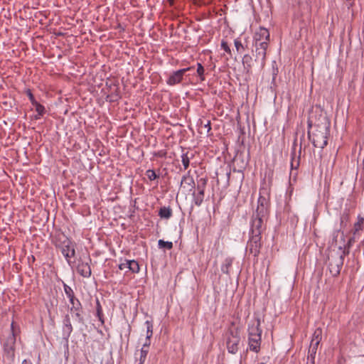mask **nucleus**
<instances>
[{
  "instance_id": "nucleus-33",
  "label": "nucleus",
  "mask_w": 364,
  "mask_h": 364,
  "mask_svg": "<svg viewBox=\"0 0 364 364\" xmlns=\"http://www.w3.org/2000/svg\"><path fill=\"white\" fill-rule=\"evenodd\" d=\"M204 73H205V69H204L203 66L202 65L201 63H198L197 64V73L201 80H204V79H205L204 78Z\"/></svg>"
},
{
  "instance_id": "nucleus-19",
  "label": "nucleus",
  "mask_w": 364,
  "mask_h": 364,
  "mask_svg": "<svg viewBox=\"0 0 364 364\" xmlns=\"http://www.w3.org/2000/svg\"><path fill=\"white\" fill-rule=\"evenodd\" d=\"M233 262V258L232 257H227L224 260L222 266H221V271L226 274H230V269L232 267Z\"/></svg>"
},
{
  "instance_id": "nucleus-10",
  "label": "nucleus",
  "mask_w": 364,
  "mask_h": 364,
  "mask_svg": "<svg viewBox=\"0 0 364 364\" xmlns=\"http://www.w3.org/2000/svg\"><path fill=\"white\" fill-rule=\"evenodd\" d=\"M269 45L267 43H255V61H259L261 67L263 68L265 65L267 50Z\"/></svg>"
},
{
  "instance_id": "nucleus-7",
  "label": "nucleus",
  "mask_w": 364,
  "mask_h": 364,
  "mask_svg": "<svg viewBox=\"0 0 364 364\" xmlns=\"http://www.w3.org/2000/svg\"><path fill=\"white\" fill-rule=\"evenodd\" d=\"M261 239V235L250 234V239L247 242L246 250L255 257H257L260 252L262 247Z\"/></svg>"
},
{
  "instance_id": "nucleus-18",
  "label": "nucleus",
  "mask_w": 364,
  "mask_h": 364,
  "mask_svg": "<svg viewBox=\"0 0 364 364\" xmlns=\"http://www.w3.org/2000/svg\"><path fill=\"white\" fill-rule=\"evenodd\" d=\"M252 58L249 54H246L242 58V65L244 66L245 70L250 73L251 72L252 68Z\"/></svg>"
},
{
  "instance_id": "nucleus-42",
  "label": "nucleus",
  "mask_w": 364,
  "mask_h": 364,
  "mask_svg": "<svg viewBox=\"0 0 364 364\" xmlns=\"http://www.w3.org/2000/svg\"><path fill=\"white\" fill-rule=\"evenodd\" d=\"M340 232H341L340 230H335L333 233V242L335 244L337 243V237H338Z\"/></svg>"
},
{
  "instance_id": "nucleus-48",
  "label": "nucleus",
  "mask_w": 364,
  "mask_h": 364,
  "mask_svg": "<svg viewBox=\"0 0 364 364\" xmlns=\"http://www.w3.org/2000/svg\"><path fill=\"white\" fill-rule=\"evenodd\" d=\"M106 364H114V363H107Z\"/></svg>"
},
{
  "instance_id": "nucleus-13",
  "label": "nucleus",
  "mask_w": 364,
  "mask_h": 364,
  "mask_svg": "<svg viewBox=\"0 0 364 364\" xmlns=\"http://www.w3.org/2000/svg\"><path fill=\"white\" fill-rule=\"evenodd\" d=\"M269 31L264 28L259 27L258 30L256 31L254 35V41L255 43H267L269 45Z\"/></svg>"
},
{
  "instance_id": "nucleus-1",
  "label": "nucleus",
  "mask_w": 364,
  "mask_h": 364,
  "mask_svg": "<svg viewBox=\"0 0 364 364\" xmlns=\"http://www.w3.org/2000/svg\"><path fill=\"white\" fill-rule=\"evenodd\" d=\"M330 122L326 117H320L317 122L312 124L309 122L310 129L308 131V136L315 147L323 149L328 144V138L330 134Z\"/></svg>"
},
{
  "instance_id": "nucleus-16",
  "label": "nucleus",
  "mask_w": 364,
  "mask_h": 364,
  "mask_svg": "<svg viewBox=\"0 0 364 364\" xmlns=\"http://www.w3.org/2000/svg\"><path fill=\"white\" fill-rule=\"evenodd\" d=\"M304 138V135L303 134L301 138L299 155L296 156H291V170H294V169L296 170L299 166L300 157H301V145H302L301 141Z\"/></svg>"
},
{
  "instance_id": "nucleus-23",
  "label": "nucleus",
  "mask_w": 364,
  "mask_h": 364,
  "mask_svg": "<svg viewBox=\"0 0 364 364\" xmlns=\"http://www.w3.org/2000/svg\"><path fill=\"white\" fill-rule=\"evenodd\" d=\"M319 343H320V342H316V341H314L312 340L311 341V343H310L309 349V356L311 358L312 360L314 359V356L316 353Z\"/></svg>"
},
{
  "instance_id": "nucleus-9",
  "label": "nucleus",
  "mask_w": 364,
  "mask_h": 364,
  "mask_svg": "<svg viewBox=\"0 0 364 364\" xmlns=\"http://www.w3.org/2000/svg\"><path fill=\"white\" fill-rule=\"evenodd\" d=\"M240 337L237 331H230L227 337V348L229 353L235 354L239 350Z\"/></svg>"
},
{
  "instance_id": "nucleus-24",
  "label": "nucleus",
  "mask_w": 364,
  "mask_h": 364,
  "mask_svg": "<svg viewBox=\"0 0 364 364\" xmlns=\"http://www.w3.org/2000/svg\"><path fill=\"white\" fill-rule=\"evenodd\" d=\"M128 269L132 273H138L140 269L139 263L134 259L128 260Z\"/></svg>"
},
{
  "instance_id": "nucleus-43",
  "label": "nucleus",
  "mask_w": 364,
  "mask_h": 364,
  "mask_svg": "<svg viewBox=\"0 0 364 364\" xmlns=\"http://www.w3.org/2000/svg\"><path fill=\"white\" fill-rule=\"evenodd\" d=\"M204 127L207 129V132H209L211 129L210 122L208 121L207 124L204 125Z\"/></svg>"
},
{
  "instance_id": "nucleus-38",
  "label": "nucleus",
  "mask_w": 364,
  "mask_h": 364,
  "mask_svg": "<svg viewBox=\"0 0 364 364\" xmlns=\"http://www.w3.org/2000/svg\"><path fill=\"white\" fill-rule=\"evenodd\" d=\"M70 304H72V306L70 308L77 307L79 305H81L80 302L77 299L75 298V296H73L72 300H70Z\"/></svg>"
},
{
  "instance_id": "nucleus-6",
  "label": "nucleus",
  "mask_w": 364,
  "mask_h": 364,
  "mask_svg": "<svg viewBox=\"0 0 364 364\" xmlns=\"http://www.w3.org/2000/svg\"><path fill=\"white\" fill-rule=\"evenodd\" d=\"M16 336L14 331V323H11V333L7 337L4 343V350L6 356L14 360L15 355Z\"/></svg>"
},
{
  "instance_id": "nucleus-3",
  "label": "nucleus",
  "mask_w": 364,
  "mask_h": 364,
  "mask_svg": "<svg viewBox=\"0 0 364 364\" xmlns=\"http://www.w3.org/2000/svg\"><path fill=\"white\" fill-rule=\"evenodd\" d=\"M261 321L257 317L250 321L248 325V346L249 349L255 353L260 350L262 343V332L260 328Z\"/></svg>"
},
{
  "instance_id": "nucleus-15",
  "label": "nucleus",
  "mask_w": 364,
  "mask_h": 364,
  "mask_svg": "<svg viewBox=\"0 0 364 364\" xmlns=\"http://www.w3.org/2000/svg\"><path fill=\"white\" fill-rule=\"evenodd\" d=\"M186 186H188L189 191H192L195 186V181L193 178L190 174V171H188V173L181 178V186L186 188Z\"/></svg>"
},
{
  "instance_id": "nucleus-49",
  "label": "nucleus",
  "mask_w": 364,
  "mask_h": 364,
  "mask_svg": "<svg viewBox=\"0 0 364 364\" xmlns=\"http://www.w3.org/2000/svg\"><path fill=\"white\" fill-rule=\"evenodd\" d=\"M258 364H267V363H258Z\"/></svg>"
},
{
  "instance_id": "nucleus-47",
  "label": "nucleus",
  "mask_w": 364,
  "mask_h": 364,
  "mask_svg": "<svg viewBox=\"0 0 364 364\" xmlns=\"http://www.w3.org/2000/svg\"><path fill=\"white\" fill-rule=\"evenodd\" d=\"M230 172L228 173V178L230 177Z\"/></svg>"
},
{
  "instance_id": "nucleus-20",
  "label": "nucleus",
  "mask_w": 364,
  "mask_h": 364,
  "mask_svg": "<svg viewBox=\"0 0 364 364\" xmlns=\"http://www.w3.org/2000/svg\"><path fill=\"white\" fill-rule=\"evenodd\" d=\"M159 215L161 218L169 219L172 216V210L170 207L164 206L160 208Z\"/></svg>"
},
{
  "instance_id": "nucleus-12",
  "label": "nucleus",
  "mask_w": 364,
  "mask_h": 364,
  "mask_svg": "<svg viewBox=\"0 0 364 364\" xmlns=\"http://www.w3.org/2000/svg\"><path fill=\"white\" fill-rule=\"evenodd\" d=\"M192 68V67H188L173 72L167 80V84L169 85H174L176 84L180 83L183 78L184 74L187 71L191 70Z\"/></svg>"
},
{
  "instance_id": "nucleus-25",
  "label": "nucleus",
  "mask_w": 364,
  "mask_h": 364,
  "mask_svg": "<svg viewBox=\"0 0 364 364\" xmlns=\"http://www.w3.org/2000/svg\"><path fill=\"white\" fill-rule=\"evenodd\" d=\"M96 315L102 323H104L102 308L98 299L96 301Z\"/></svg>"
},
{
  "instance_id": "nucleus-34",
  "label": "nucleus",
  "mask_w": 364,
  "mask_h": 364,
  "mask_svg": "<svg viewBox=\"0 0 364 364\" xmlns=\"http://www.w3.org/2000/svg\"><path fill=\"white\" fill-rule=\"evenodd\" d=\"M181 159H182V164L183 165L184 169L186 170L188 168L189 164H190V159L188 156V154H183L181 156Z\"/></svg>"
},
{
  "instance_id": "nucleus-41",
  "label": "nucleus",
  "mask_w": 364,
  "mask_h": 364,
  "mask_svg": "<svg viewBox=\"0 0 364 364\" xmlns=\"http://www.w3.org/2000/svg\"><path fill=\"white\" fill-rule=\"evenodd\" d=\"M28 98L31 101V102L32 103V105H34L35 104V102H37L35 98H34V96L31 93V90H28Z\"/></svg>"
},
{
  "instance_id": "nucleus-40",
  "label": "nucleus",
  "mask_w": 364,
  "mask_h": 364,
  "mask_svg": "<svg viewBox=\"0 0 364 364\" xmlns=\"http://www.w3.org/2000/svg\"><path fill=\"white\" fill-rule=\"evenodd\" d=\"M119 269L123 270L124 269H128V260H125L124 262L120 263L119 264Z\"/></svg>"
},
{
  "instance_id": "nucleus-32",
  "label": "nucleus",
  "mask_w": 364,
  "mask_h": 364,
  "mask_svg": "<svg viewBox=\"0 0 364 364\" xmlns=\"http://www.w3.org/2000/svg\"><path fill=\"white\" fill-rule=\"evenodd\" d=\"M234 44L236 48L237 52L242 53L245 50V46L242 45L241 41L239 39H235L234 41Z\"/></svg>"
},
{
  "instance_id": "nucleus-44",
  "label": "nucleus",
  "mask_w": 364,
  "mask_h": 364,
  "mask_svg": "<svg viewBox=\"0 0 364 364\" xmlns=\"http://www.w3.org/2000/svg\"><path fill=\"white\" fill-rule=\"evenodd\" d=\"M21 364H33L31 360H24Z\"/></svg>"
},
{
  "instance_id": "nucleus-14",
  "label": "nucleus",
  "mask_w": 364,
  "mask_h": 364,
  "mask_svg": "<svg viewBox=\"0 0 364 364\" xmlns=\"http://www.w3.org/2000/svg\"><path fill=\"white\" fill-rule=\"evenodd\" d=\"M62 331L63 338L68 339L73 331L70 316L68 314H65L63 318Z\"/></svg>"
},
{
  "instance_id": "nucleus-36",
  "label": "nucleus",
  "mask_w": 364,
  "mask_h": 364,
  "mask_svg": "<svg viewBox=\"0 0 364 364\" xmlns=\"http://www.w3.org/2000/svg\"><path fill=\"white\" fill-rule=\"evenodd\" d=\"M221 47L227 53H228L230 55H231V50L228 44V43L223 40L222 42H221Z\"/></svg>"
},
{
  "instance_id": "nucleus-2",
  "label": "nucleus",
  "mask_w": 364,
  "mask_h": 364,
  "mask_svg": "<svg viewBox=\"0 0 364 364\" xmlns=\"http://www.w3.org/2000/svg\"><path fill=\"white\" fill-rule=\"evenodd\" d=\"M268 214L269 201L264 196H260L257 200V209L252 216L250 234L261 235L266 229L265 222Z\"/></svg>"
},
{
  "instance_id": "nucleus-29",
  "label": "nucleus",
  "mask_w": 364,
  "mask_h": 364,
  "mask_svg": "<svg viewBox=\"0 0 364 364\" xmlns=\"http://www.w3.org/2000/svg\"><path fill=\"white\" fill-rule=\"evenodd\" d=\"M158 245L159 248H166L167 250H171L173 248V243L171 242L164 241L163 240H159Z\"/></svg>"
},
{
  "instance_id": "nucleus-17",
  "label": "nucleus",
  "mask_w": 364,
  "mask_h": 364,
  "mask_svg": "<svg viewBox=\"0 0 364 364\" xmlns=\"http://www.w3.org/2000/svg\"><path fill=\"white\" fill-rule=\"evenodd\" d=\"M70 312L72 315H74L75 317L76 318V320L80 323H84V319H83V317L81 314L82 313V305H79L77 306V307H73V308H70Z\"/></svg>"
},
{
  "instance_id": "nucleus-31",
  "label": "nucleus",
  "mask_w": 364,
  "mask_h": 364,
  "mask_svg": "<svg viewBox=\"0 0 364 364\" xmlns=\"http://www.w3.org/2000/svg\"><path fill=\"white\" fill-rule=\"evenodd\" d=\"M146 326V338H151L153 335V324L151 321H146L145 323Z\"/></svg>"
},
{
  "instance_id": "nucleus-39",
  "label": "nucleus",
  "mask_w": 364,
  "mask_h": 364,
  "mask_svg": "<svg viewBox=\"0 0 364 364\" xmlns=\"http://www.w3.org/2000/svg\"><path fill=\"white\" fill-rule=\"evenodd\" d=\"M150 344H151L150 338H146V341L143 344V346H142L141 349H144V350H146L149 351Z\"/></svg>"
},
{
  "instance_id": "nucleus-11",
  "label": "nucleus",
  "mask_w": 364,
  "mask_h": 364,
  "mask_svg": "<svg viewBox=\"0 0 364 364\" xmlns=\"http://www.w3.org/2000/svg\"><path fill=\"white\" fill-rule=\"evenodd\" d=\"M87 261L80 259L77 266V272L83 277L88 278L91 276L92 271L90 265L91 259L88 257Z\"/></svg>"
},
{
  "instance_id": "nucleus-46",
  "label": "nucleus",
  "mask_w": 364,
  "mask_h": 364,
  "mask_svg": "<svg viewBox=\"0 0 364 364\" xmlns=\"http://www.w3.org/2000/svg\"><path fill=\"white\" fill-rule=\"evenodd\" d=\"M168 1L172 4H173V0H168Z\"/></svg>"
},
{
  "instance_id": "nucleus-26",
  "label": "nucleus",
  "mask_w": 364,
  "mask_h": 364,
  "mask_svg": "<svg viewBox=\"0 0 364 364\" xmlns=\"http://www.w3.org/2000/svg\"><path fill=\"white\" fill-rule=\"evenodd\" d=\"M35 106L36 111L38 112V115L36 117V119L40 118L45 113V107L38 102H35L33 105Z\"/></svg>"
},
{
  "instance_id": "nucleus-22",
  "label": "nucleus",
  "mask_w": 364,
  "mask_h": 364,
  "mask_svg": "<svg viewBox=\"0 0 364 364\" xmlns=\"http://www.w3.org/2000/svg\"><path fill=\"white\" fill-rule=\"evenodd\" d=\"M148 353H149L148 350L141 348V350H139V358H137V353L135 354L136 355L135 364H144L146 359Z\"/></svg>"
},
{
  "instance_id": "nucleus-37",
  "label": "nucleus",
  "mask_w": 364,
  "mask_h": 364,
  "mask_svg": "<svg viewBox=\"0 0 364 364\" xmlns=\"http://www.w3.org/2000/svg\"><path fill=\"white\" fill-rule=\"evenodd\" d=\"M296 146H297V139L295 138L294 141H293V144H292L291 156H296Z\"/></svg>"
},
{
  "instance_id": "nucleus-30",
  "label": "nucleus",
  "mask_w": 364,
  "mask_h": 364,
  "mask_svg": "<svg viewBox=\"0 0 364 364\" xmlns=\"http://www.w3.org/2000/svg\"><path fill=\"white\" fill-rule=\"evenodd\" d=\"M63 288H64L65 293L66 296L68 297L69 300H72L73 296H75V294H74V291L72 289V288L70 287H69L68 285H67L64 282H63Z\"/></svg>"
},
{
  "instance_id": "nucleus-45",
  "label": "nucleus",
  "mask_w": 364,
  "mask_h": 364,
  "mask_svg": "<svg viewBox=\"0 0 364 364\" xmlns=\"http://www.w3.org/2000/svg\"><path fill=\"white\" fill-rule=\"evenodd\" d=\"M353 242V238H350L348 242V245L350 246Z\"/></svg>"
},
{
  "instance_id": "nucleus-35",
  "label": "nucleus",
  "mask_w": 364,
  "mask_h": 364,
  "mask_svg": "<svg viewBox=\"0 0 364 364\" xmlns=\"http://www.w3.org/2000/svg\"><path fill=\"white\" fill-rule=\"evenodd\" d=\"M146 176L150 181H154L159 177L156 172L151 169H149L146 171Z\"/></svg>"
},
{
  "instance_id": "nucleus-8",
  "label": "nucleus",
  "mask_w": 364,
  "mask_h": 364,
  "mask_svg": "<svg viewBox=\"0 0 364 364\" xmlns=\"http://www.w3.org/2000/svg\"><path fill=\"white\" fill-rule=\"evenodd\" d=\"M208 183V178H200L198 181L197 184V190L198 193H196L194 191L192 193L193 203L196 206H200L204 199L205 196V189Z\"/></svg>"
},
{
  "instance_id": "nucleus-4",
  "label": "nucleus",
  "mask_w": 364,
  "mask_h": 364,
  "mask_svg": "<svg viewBox=\"0 0 364 364\" xmlns=\"http://www.w3.org/2000/svg\"><path fill=\"white\" fill-rule=\"evenodd\" d=\"M54 244L56 247L60 249L65 259L70 263V259L75 257V250L72 242L63 233L55 236Z\"/></svg>"
},
{
  "instance_id": "nucleus-5",
  "label": "nucleus",
  "mask_w": 364,
  "mask_h": 364,
  "mask_svg": "<svg viewBox=\"0 0 364 364\" xmlns=\"http://www.w3.org/2000/svg\"><path fill=\"white\" fill-rule=\"evenodd\" d=\"M346 254H348V251L346 252L344 250L343 254L338 252L331 253L328 256V269L330 274L333 277H337L339 275L343 264L344 256Z\"/></svg>"
},
{
  "instance_id": "nucleus-27",
  "label": "nucleus",
  "mask_w": 364,
  "mask_h": 364,
  "mask_svg": "<svg viewBox=\"0 0 364 364\" xmlns=\"http://www.w3.org/2000/svg\"><path fill=\"white\" fill-rule=\"evenodd\" d=\"M322 339V329L321 328H317L314 333L311 340L316 341V342H321Z\"/></svg>"
},
{
  "instance_id": "nucleus-21",
  "label": "nucleus",
  "mask_w": 364,
  "mask_h": 364,
  "mask_svg": "<svg viewBox=\"0 0 364 364\" xmlns=\"http://www.w3.org/2000/svg\"><path fill=\"white\" fill-rule=\"evenodd\" d=\"M363 227H364V218L361 217L360 215H358V220L354 224V226H353V235H356L357 233H358V232L363 230Z\"/></svg>"
},
{
  "instance_id": "nucleus-28",
  "label": "nucleus",
  "mask_w": 364,
  "mask_h": 364,
  "mask_svg": "<svg viewBox=\"0 0 364 364\" xmlns=\"http://www.w3.org/2000/svg\"><path fill=\"white\" fill-rule=\"evenodd\" d=\"M341 225L346 226L347 223L349 221V210H345L341 215Z\"/></svg>"
}]
</instances>
